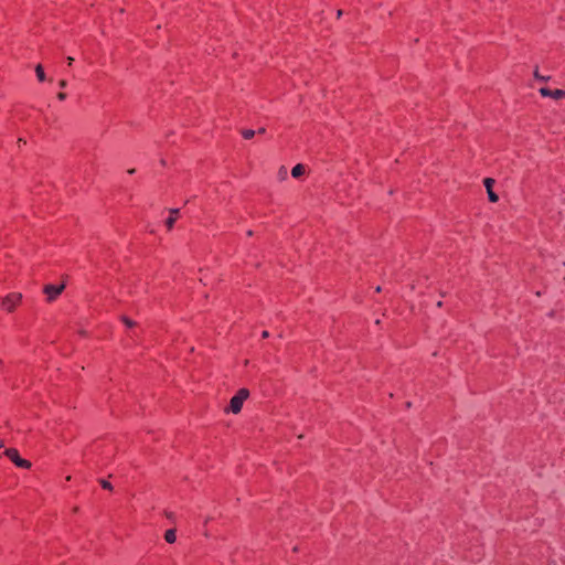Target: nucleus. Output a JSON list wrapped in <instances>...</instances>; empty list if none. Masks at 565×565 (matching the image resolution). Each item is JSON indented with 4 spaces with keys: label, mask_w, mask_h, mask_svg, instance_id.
Listing matches in <instances>:
<instances>
[{
    "label": "nucleus",
    "mask_w": 565,
    "mask_h": 565,
    "mask_svg": "<svg viewBox=\"0 0 565 565\" xmlns=\"http://www.w3.org/2000/svg\"><path fill=\"white\" fill-rule=\"evenodd\" d=\"M249 397V391L245 387L239 388L236 394L231 398L227 407L224 408L225 413L239 414L244 402Z\"/></svg>",
    "instance_id": "f257e3e1"
},
{
    "label": "nucleus",
    "mask_w": 565,
    "mask_h": 565,
    "mask_svg": "<svg viewBox=\"0 0 565 565\" xmlns=\"http://www.w3.org/2000/svg\"><path fill=\"white\" fill-rule=\"evenodd\" d=\"M23 296L21 292H10L1 298L0 306L7 313H12L22 303Z\"/></svg>",
    "instance_id": "f03ea898"
},
{
    "label": "nucleus",
    "mask_w": 565,
    "mask_h": 565,
    "mask_svg": "<svg viewBox=\"0 0 565 565\" xmlns=\"http://www.w3.org/2000/svg\"><path fill=\"white\" fill-rule=\"evenodd\" d=\"M65 287L66 285L64 282H62L61 285H45L43 287V292L46 296V301H55L58 298V296L64 291Z\"/></svg>",
    "instance_id": "7ed1b4c3"
},
{
    "label": "nucleus",
    "mask_w": 565,
    "mask_h": 565,
    "mask_svg": "<svg viewBox=\"0 0 565 565\" xmlns=\"http://www.w3.org/2000/svg\"><path fill=\"white\" fill-rule=\"evenodd\" d=\"M3 455L7 456L19 468L29 469L31 467V462L29 460L22 459L15 448H7L3 451Z\"/></svg>",
    "instance_id": "20e7f679"
},
{
    "label": "nucleus",
    "mask_w": 565,
    "mask_h": 565,
    "mask_svg": "<svg viewBox=\"0 0 565 565\" xmlns=\"http://www.w3.org/2000/svg\"><path fill=\"white\" fill-rule=\"evenodd\" d=\"M483 184L487 189L489 201L495 203L499 201V196L495 192H493L492 186L494 184V180L491 178H486Z\"/></svg>",
    "instance_id": "39448f33"
},
{
    "label": "nucleus",
    "mask_w": 565,
    "mask_h": 565,
    "mask_svg": "<svg viewBox=\"0 0 565 565\" xmlns=\"http://www.w3.org/2000/svg\"><path fill=\"white\" fill-rule=\"evenodd\" d=\"M539 92H540L541 96H543V97H550L553 99L562 98L561 89L552 90L547 87H541Z\"/></svg>",
    "instance_id": "423d86ee"
},
{
    "label": "nucleus",
    "mask_w": 565,
    "mask_h": 565,
    "mask_svg": "<svg viewBox=\"0 0 565 565\" xmlns=\"http://www.w3.org/2000/svg\"><path fill=\"white\" fill-rule=\"evenodd\" d=\"M178 213H179L178 209L170 210V216L166 220V226H167L168 231H171L173 228L174 223L178 217Z\"/></svg>",
    "instance_id": "0eeeda50"
},
{
    "label": "nucleus",
    "mask_w": 565,
    "mask_h": 565,
    "mask_svg": "<svg viewBox=\"0 0 565 565\" xmlns=\"http://www.w3.org/2000/svg\"><path fill=\"white\" fill-rule=\"evenodd\" d=\"M306 172V168L303 164L301 163H298L296 164L292 169H291V175L294 178H300L301 175H303Z\"/></svg>",
    "instance_id": "6e6552de"
},
{
    "label": "nucleus",
    "mask_w": 565,
    "mask_h": 565,
    "mask_svg": "<svg viewBox=\"0 0 565 565\" xmlns=\"http://www.w3.org/2000/svg\"><path fill=\"white\" fill-rule=\"evenodd\" d=\"M164 540L167 543L172 544L177 540V534L174 529L167 530L164 533Z\"/></svg>",
    "instance_id": "1a4fd4ad"
},
{
    "label": "nucleus",
    "mask_w": 565,
    "mask_h": 565,
    "mask_svg": "<svg viewBox=\"0 0 565 565\" xmlns=\"http://www.w3.org/2000/svg\"><path fill=\"white\" fill-rule=\"evenodd\" d=\"M35 74H36V77L40 82H44L45 81V73H44V68L41 64H38L35 66Z\"/></svg>",
    "instance_id": "9d476101"
},
{
    "label": "nucleus",
    "mask_w": 565,
    "mask_h": 565,
    "mask_svg": "<svg viewBox=\"0 0 565 565\" xmlns=\"http://www.w3.org/2000/svg\"><path fill=\"white\" fill-rule=\"evenodd\" d=\"M256 131L253 129H244L242 136L244 139L249 140L255 136Z\"/></svg>",
    "instance_id": "9b49d317"
},
{
    "label": "nucleus",
    "mask_w": 565,
    "mask_h": 565,
    "mask_svg": "<svg viewBox=\"0 0 565 565\" xmlns=\"http://www.w3.org/2000/svg\"><path fill=\"white\" fill-rule=\"evenodd\" d=\"M121 321L127 326L128 328H132L136 326V322L129 319L128 317H122Z\"/></svg>",
    "instance_id": "f8f14e48"
},
{
    "label": "nucleus",
    "mask_w": 565,
    "mask_h": 565,
    "mask_svg": "<svg viewBox=\"0 0 565 565\" xmlns=\"http://www.w3.org/2000/svg\"><path fill=\"white\" fill-rule=\"evenodd\" d=\"M278 175H279L280 180H285L287 178V168L284 166L280 167L279 171H278Z\"/></svg>",
    "instance_id": "ddd939ff"
},
{
    "label": "nucleus",
    "mask_w": 565,
    "mask_h": 565,
    "mask_svg": "<svg viewBox=\"0 0 565 565\" xmlns=\"http://www.w3.org/2000/svg\"><path fill=\"white\" fill-rule=\"evenodd\" d=\"M100 486L103 489L113 490L111 483L107 480H100Z\"/></svg>",
    "instance_id": "4468645a"
},
{
    "label": "nucleus",
    "mask_w": 565,
    "mask_h": 565,
    "mask_svg": "<svg viewBox=\"0 0 565 565\" xmlns=\"http://www.w3.org/2000/svg\"><path fill=\"white\" fill-rule=\"evenodd\" d=\"M534 77L539 81L546 82L550 77L542 76L537 70L534 71Z\"/></svg>",
    "instance_id": "2eb2a0df"
},
{
    "label": "nucleus",
    "mask_w": 565,
    "mask_h": 565,
    "mask_svg": "<svg viewBox=\"0 0 565 565\" xmlns=\"http://www.w3.org/2000/svg\"><path fill=\"white\" fill-rule=\"evenodd\" d=\"M6 370V362L4 360L0 359V375L4 372Z\"/></svg>",
    "instance_id": "dca6fc26"
},
{
    "label": "nucleus",
    "mask_w": 565,
    "mask_h": 565,
    "mask_svg": "<svg viewBox=\"0 0 565 565\" xmlns=\"http://www.w3.org/2000/svg\"><path fill=\"white\" fill-rule=\"evenodd\" d=\"M57 99L61 100V102H64L66 99V94L65 93H58L57 94Z\"/></svg>",
    "instance_id": "f3484780"
},
{
    "label": "nucleus",
    "mask_w": 565,
    "mask_h": 565,
    "mask_svg": "<svg viewBox=\"0 0 565 565\" xmlns=\"http://www.w3.org/2000/svg\"><path fill=\"white\" fill-rule=\"evenodd\" d=\"M58 86H60L61 88H65V87L67 86V82H66L65 79H61V81L58 82Z\"/></svg>",
    "instance_id": "a211bd4d"
},
{
    "label": "nucleus",
    "mask_w": 565,
    "mask_h": 565,
    "mask_svg": "<svg viewBox=\"0 0 565 565\" xmlns=\"http://www.w3.org/2000/svg\"><path fill=\"white\" fill-rule=\"evenodd\" d=\"M268 337H269V332L268 331H263L262 338L266 339Z\"/></svg>",
    "instance_id": "6ab92c4d"
},
{
    "label": "nucleus",
    "mask_w": 565,
    "mask_h": 565,
    "mask_svg": "<svg viewBox=\"0 0 565 565\" xmlns=\"http://www.w3.org/2000/svg\"><path fill=\"white\" fill-rule=\"evenodd\" d=\"M257 132H258V134H260V135H263V134H265V132H266V129H265L264 127H262V128H259V129L257 130Z\"/></svg>",
    "instance_id": "aec40b11"
},
{
    "label": "nucleus",
    "mask_w": 565,
    "mask_h": 565,
    "mask_svg": "<svg viewBox=\"0 0 565 565\" xmlns=\"http://www.w3.org/2000/svg\"><path fill=\"white\" fill-rule=\"evenodd\" d=\"M73 61H74V58H73V57H71V56H68V57H67V64H68L70 66L72 65Z\"/></svg>",
    "instance_id": "412c9836"
},
{
    "label": "nucleus",
    "mask_w": 565,
    "mask_h": 565,
    "mask_svg": "<svg viewBox=\"0 0 565 565\" xmlns=\"http://www.w3.org/2000/svg\"><path fill=\"white\" fill-rule=\"evenodd\" d=\"M342 15V11L341 10H338L337 12V17L340 18Z\"/></svg>",
    "instance_id": "4be33fe9"
},
{
    "label": "nucleus",
    "mask_w": 565,
    "mask_h": 565,
    "mask_svg": "<svg viewBox=\"0 0 565 565\" xmlns=\"http://www.w3.org/2000/svg\"><path fill=\"white\" fill-rule=\"evenodd\" d=\"M562 98H565V90L561 89Z\"/></svg>",
    "instance_id": "5701e85b"
},
{
    "label": "nucleus",
    "mask_w": 565,
    "mask_h": 565,
    "mask_svg": "<svg viewBox=\"0 0 565 565\" xmlns=\"http://www.w3.org/2000/svg\"><path fill=\"white\" fill-rule=\"evenodd\" d=\"M128 172H129L130 174H134L135 169H131V170H129Z\"/></svg>",
    "instance_id": "b1692460"
}]
</instances>
